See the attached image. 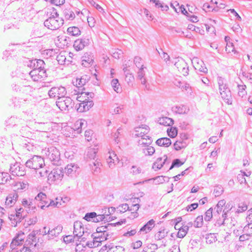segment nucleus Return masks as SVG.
<instances>
[{
	"label": "nucleus",
	"mask_w": 252,
	"mask_h": 252,
	"mask_svg": "<svg viewBox=\"0 0 252 252\" xmlns=\"http://www.w3.org/2000/svg\"><path fill=\"white\" fill-rule=\"evenodd\" d=\"M80 94L81 96H78L77 99L81 102L77 104L75 108L78 112L88 111L94 105L93 101L89 100V98H93L94 96V94L82 91Z\"/></svg>",
	"instance_id": "1"
},
{
	"label": "nucleus",
	"mask_w": 252,
	"mask_h": 252,
	"mask_svg": "<svg viewBox=\"0 0 252 252\" xmlns=\"http://www.w3.org/2000/svg\"><path fill=\"white\" fill-rule=\"evenodd\" d=\"M217 82L220 94L223 101L228 104H231L232 102L231 93L228 87L226 80L220 76L217 77Z\"/></svg>",
	"instance_id": "2"
},
{
	"label": "nucleus",
	"mask_w": 252,
	"mask_h": 252,
	"mask_svg": "<svg viewBox=\"0 0 252 252\" xmlns=\"http://www.w3.org/2000/svg\"><path fill=\"white\" fill-rule=\"evenodd\" d=\"M42 153L50 160L53 165H60L62 163L59 150L54 146H50L43 150Z\"/></svg>",
	"instance_id": "3"
},
{
	"label": "nucleus",
	"mask_w": 252,
	"mask_h": 252,
	"mask_svg": "<svg viewBox=\"0 0 252 252\" xmlns=\"http://www.w3.org/2000/svg\"><path fill=\"white\" fill-rule=\"evenodd\" d=\"M149 127L145 125H142L141 126L135 128V136L141 137L142 140L146 141H143L142 140H139L138 142L139 145L151 144L152 143L153 140L152 137L147 135V134L149 131Z\"/></svg>",
	"instance_id": "4"
},
{
	"label": "nucleus",
	"mask_w": 252,
	"mask_h": 252,
	"mask_svg": "<svg viewBox=\"0 0 252 252\" xmlns=\"http://www.w3.org/2000/svg\"><path fill=\"white\" fill-rule=\"evenodd\" d=\"M45 165L44 160L41 156H33L30 159L28 160L25 165L27 167L34 169V170H38Z\"/></svg>",
	"instance_id": "5"
},
{
	"label": "nucleus",
	"mask_w": 252,
	"mask_h": 252,
	"mask_svg": "<svg viewBox=\"0 0 252 252\" xmlns=\"http://www.w3.org/2000/svg\"><path fill=\"white\" fill-rule=\"evenodd\" d=\"M48 94L50 98H57L59 100L66 94V90L62 86L53 87L48 91Z\"/></svg>",
	"instance_id": "6"
},
{
	"label": "nucleus",
	"mask_w": 252,
	"mask_h": 252,
	"mask_svg": "<svg viewBox=\"0 0 252 252\" xmlns=\"http://www.w3.org/2000/svg\"><path fill=\"white\" fill-rule=\"evenodd\" d=\"M63 24V18H55V17H48L44 22L45 27L51 30H58Z\"/></svg>",
	"instance_id": "7"
},
{
	"label": "nucleus",
	"mask_w": 252,
	"mask_h": 252,
	"mask_svg": "<svg viewBox=\"0 0 252 252\" xmlns=\"http://www.w3.org/2000/svg\"><path fill=\"white\" fill-rule=\"evenodd\" d=\"M64 170L62 167L53 169L48 175V180L51 182L60 183L64 176Z\"/></svg>",
	"instance_id": "8"
},
{
	"label": "nucleus",
	"mask_w": 252,
	"mask_h": 252,
	"mask_svg": "<svg viewBox=\"0 0 252 252\" xmlns=\"http://www.w3.org/2000/svg\"><path fill=\"white\" fill-rule=\"evenodd\" d=\"M46 194L42 192L38 193L34 199L30 198L29 204L30 205H29V211L34 212L36 210V206H37L38 207L40 208L38 204H42L43 201L44 200V199H46Z\"/></svg>",
	"instance_id": "9"
},
{
	"label": "nucleus",
	"mask_w": 252,
	"mask_h": 252,
	"mask_svg": "<svg viewBox=\"0 0 252 252\" xmlns=\"http://www.w3.org/2000/svg\"><path fill=\"white\" fill-rule=\"evenodd\" d=\"M9 172L13 176H23L26 174L25 166L17 162L10 164Z\"/></svg>",
	"instance_id": "10"
},
{
	"label": "nucleus",
	"mask_w": 252,
	"mask_h": 252,
	"mask_svg": "<svg viewBox=\"0 0 252 252\" xmlns=\"http://www.w3.org/2000/svg\"><path fill=\"white\" fill-rule=\"evenodd\" d=\"M74 104V101L69 97L64 96L63 99L56 101L57 106L62 111L70 110L73 108Z\"/></svg>",
	"instance_id": "11"
},
{
	"label": "nucleus",
	"mask_w": 252,
	"mask_h": 252,
	"mask_svg": "<svg viewBox=\"0 0 252 252\" xmlns=\"http://www.w3.org/2000/svg\"><path fill=\"white\" fill-rule=\"evenodd\" d=\"M126 219H122L120 221L116 223H107L104 225L97 227L96 229V232L95 233H97V235H103L102 233H105L106 231H108L112 227L121 225L123 224L126 223Z\"/></svg>",
	"instance_id": "12"
},
{
	"label": "nucleus",
	"mask_w": 252,
	"mask_h": 252,
	"mask_svg": "<svg viewBox=\"0 0 252 252\" xmlns=\"http://www.w3.org/2000/svg\"><path fill=\"white\" fill-rule=\"evenodd\" d=\"M174 65L178 71L184 76H187L189 74L188 64L183 59L179 58L178 61L175 62Z\"/></svg>",
	"instance_id": "13"
},
{
	"label": "nucleus",
	"mask_w": 252,
	"mask_h": 252,
	"mask_svg": "<svg viewBox=\"0 0 252 252\" xmlns=\"http://www.w3.org/2000/svg\"><path fill=\"white\" fill-rule=\"evenodd\" d=\"M27 216V213L16 212L14 214L9 215V219L12 226L16 227Z\"/></svg>",
	"instance_id": "14"
},
{
	"label": "nucleus",
	"mask_w": 252,
	"mask_h": 252,
	"mask_svg": "<svg viewBox=\"0 0 252 252\" xmlns=\"http://www.w3.org/2000/svg\"><path fill=\"white\" fill-rule=\"evenodd\" d=\"M79 169V167L77 164L71 163L67 165L64 168V173H65L67 176L72 178L76 176V175L78 174Z\"/></svg>",
	"instance_id": "15"
},
{
	"label": "nucleus",
	"mask_w": 252,
	"mask_h": 252,
	"mask_svg": "<svg viewBox=\"0 0 252 252\" xmlns=\"http://www.w3.org/2000/svg\"><path fill=\"white\" fill-rule=\"evenodd\" d=\"M90 39L88 38L84 37L78 39L74 41L73 47L76 51H80L85 47L89 45Z\"/></svg>",
	"instance_id": "16"
},
{
	"label": "nucleus",
	"mask_w": 252,
	"mask_h": 252,
	"mask_svg": "<svg viewBox=\"0 0 252 252\" xmlns=\"http://www.w3.org/2000/svg\"><path fill=\"white\" fill-rule=\"evenodd\" d=\"M73 234L78 238L81 237L84 233V228L83 223L80 221H76L73 224Z\"/></svg>",
	"instance_id": "17"
},
{
	"label": "nucleus",
	"mask_w": 252,
	"mask_h": 252,
	"mask_svg": "<svg viewBox=\"0 0 252 252\" xmlns=\"http://www.w3.org/2000/svg\"><path fill=\"white\" fill-rule=\"evenodd\" d=\"M24 240V233L20 232L18 233L13 239L10 247L12 250H14L16 246H19L23 244Z\"/></svg>",
	"instance_id": "18"
},
{
	"label": "nucleus",
	"mask_w": 252,
	"mask_h": 252,
	"mask_svg": "<svg viewBox=\"0 0 252 252\" xmlns=\"http://www.w3.org/2000/svg\"><path fill=\"white\" fill-rule=\"evenodd\" d=\"M42 204H38L39 206H40V208L42 209H45V208H48L50 206L59 208L61 205V203L58 202L57 200L54 201L48 198L46 196V199H44ZM57 200V199H56Z\"/></svg>",
	"instance_id": "19"
},
{
	"label": "nucleus",
	"mask_w": 252,
	"mask_h": 252,
	"mask_svg": "<svg viewBox=\"0 0 252 252\" xmlns=\"http://www.w3.org/2000/svg\"><path fill=\"white\" fill-rule=\"evenodd\" d=\"M109 157L107 158V162L110 168H113L116 163H118L119 162V159L114 152H109Z\"/></svg>",
	"instance_id": "20"
},
{
	"label": "nucleus",
	"mask_w": 252,
	"mask_h": 252,
	"mask_svg": "<svg viewBox=\"0 0 252 252\" xmlns=\"http://www.w3.org/2000/svg\"><path fill=\"white\" fill-rule=\"evenodd\" d=\"M92 236H94L93 241L87 243V245L90 248L97 247L102 242L104 241L102 240V235H97V233H94Z\"/></svg>",
	"instance_id": "21"
},
{
	"label": "nucleus",
	"mask_w": 252,
	"mask_h": 252,
	"mask_svg": "<svg viewBox=\"0 0 252 252\" xmlns=\"http://www.w3.org/2000/svg\"><path fill=\"white\" fill-rule=\"evenodd\" d=\"M155 226V221L153 219L149 220L140 229L139 233L146 234L150 232Z\"/></svg>",
	"instance_id": "22"
},
{
	"label": "nucleus",
	"mask_w": 252,
	"mask_h": 252,
	"mask_svg": "<svg viewBox=\"0 0 252 252\" xmlns=\"http://www.w3.org/2000/svg\"><path fill=\"white\" fill-rule=\"evenodd\" d=\"M102 251L107 250V252H124L125 249L120 246H115L113 245H105L101 248Z\"/></svg>",
	"instance_id": "23"
},
{
	"label": "nucleus",
	"mask_w": 252,
	"mask_h": 252,
	"mask_svg": "<svg viewBox=\"0 0 252 252\" xmlns=\"http://www.w3.org/2000/svg\"><path fill=\"white\" fill-rule=\"evenodd\" d=\"M12 180V177L8 173L0 172V184H8L12 185L14 182L11 183Z\"/></svg>",
	"instance_id": "24"
},
{
	"label": "nucleus",
	"mask_w": 252,
	"mask_h": 252,
	"mask_svg": "<svg viewBox=\"0 0 252 252\" xmlns=\"http://www.w3.org/2000/svg\"><path fill=\"white\" fill-rule=\"evenodd\" d=\"M90 79V77L87 75H82L80 78H77L75 81V85L78 88H82L87 83ZM75 85V82H73Z\"/></svg>",
	"instance_id": "25"
},
{
	"label": "nucleus",
	"mask_w": 252,
	"mask_h": 252,
	"mask_svg": "<svg viewBox=\"0 0 252 252\" xmlns=\"http://www.w3.org/2000/svg\"><path fill=\"white\" fill-rule=\"evenodd\" d=\"M172 111L177 114H187L189 111V108L186 105H177L172 107Z\"/></svg>",
	"instance_id": "26"
},
{
	"label": "nucleus",
	"mask_w": 252,
	"mask_h": 252,
	"mask_svg": "<svg viewBox=\"0 0 252 252\" xmlns=\"http://www.w3.org/2000/svg\"><path fill=\"white\" fill-rule=\"evenodd\" d=\"M90 166L94 174L97 175L100 172V167L102 164L97 159L90 163Z\"/></svg>",
	"instance_id": "27"
},
{
	"label": "nucleus",
	"mask_w": 252,
	"mask_h": 252,
	"mask_svg": "<svg viewBox=\"0 0 252 252\" xmlns=\"http://www.w3.org/2000/svg\"><path fill=\"white\" fill-rule=\"evenodd\" d=\"M167 159V157L166 155H164L163 159L162 158H158L156 161L154 163L153 165V168L155 169V170L161 169L163 167Z\"/></svg>",
	"instance_id": "28"
},
{
	"label": "nucleus",
	"mask_w": 252,
	"mask_h": 252,
	"mask_svg": "<svg viewBox=\"0 0 252 252\" xmlns=\"http://www.w3.org/2000/svg\"><path fill=\"white\" fill-rule=\"evenodd\" d=\"M82 65L85 67L90 66L93 62L92 57L86 53L82 57Z\"/></svg>",
	"instance_id": "29"
},
{
	"label": "nucleus",
	"mask_w": 252,
	"mask_h": 252,
	"mask_svg": "<svg viewBox=\"0 0 252 252\" xmlns=\"http://www.w3.org/2000/svg\"><path fill=\"white\" fill-rule=\"evenodd\" d=\"M156 143L159 146L168 147L171 144V141L167 137H162L157 140Z\"/></svg>",
	"instance_id": "30"
},
{
	"label": "nucleus",
	"mask_w": 252,
	"mask_h": 252,
	"mask_svg": "<svg viewBox=\"0 0 252 252\" xmlns=\"http://www.w3.org/2000/svg\"><path fill=\"white\" fill-rule=\"evenodd\" d=\"M63 226L61 225H58L53 229L50 230L49 239H53L57 237L62 231Z\"/></svg>",
	"instance_id": "31"
},
{
	"label": "nucleus",
	"mask_w": 252,
	"mask_h": 252,
	"mask_svg": "<svg viewBox=\"0 0 252 252\" xmlns=\"http://www.w3.org/2000/svg\"><path fill=\"white\" fill-rule=\"evenodd\" d=\"M63 13L65 19L66 20H73L75 15L74 12L70 8H66L63 10Z\"/></svg>",
	"instance_id": "32"
},
{
	"label": "nucleus",
	"mask_w": 252,
	"mask_h": 252,
	"mask_svg": "<svg viewBox=\"0 0 252 252\" xmlns=\"http://www.w3.org/2000/svg\"><path fill=\"white\" fill-rule=\"evenodd\" d=\"M67 33L70 36H78L81 34V31L77 27H70L67 29Z\"/></svg>",
	"instance_id": "33"
},
{
	"label": "nucleus",
	"mask_w": 252,
	"mask_h": 252,
	"mask_svg": "<svg viewBox=\"0 0 252 252\" xmlns=\"http://www.w3.org/2000/svg\"><path fill=\"white\" fill-rule=\"evenodd\" d=\"M158 123L161 125L171 126L174 124V121L171 118L164 117L160 118L158 120Z\"/></svg>",
	"instance_id": "34"
},
{
	"label": "nucleus",
	"mask_w": 252,
	"mask_h": 252,
	"mask_svg": "<svg viewBox=\"0 0 252 252\" xmlns=\"http://www.w3.org/2000/svg\"><path fill=\"white\" fill-rule=\"evenodd\" d=\"M194 68L196 70L199 71L200 72L204 73H207L208 72V69L205 66L202 61H200L197 63L194 66Z\"/></svg>",
	"instance_id": "35"
},
{
	"label": "nucleus",
	"mask_w": 252,
	"mask_h": 252,
	"mask_svg": "<svg viewBox=\"0 0 252 252\" xmlns=\"http://www.w3.org/2000/svg\"><path fill=\"white\" fill-rule=\"evenodd\" d=\"M150 144L141 145L144 147L143 148V151L146 156H152L155 152V148L152 146H150Z\"/></svg>",
	"instance_id": "36"
},
{
	"label": "nucleus",
	"mask_w": 252,
	"mask_h": 252,
	"mask_svg": "<svg viewBox=\"0 0 252 252\" xmlns=\"http://www.w3.org/2000/svg\"><path fill=\"white\" fill-rule=\"evenodd\" d=\"M189 230V226L187 225H182L181 227H180L179 231L177 234V237L180 238H184Z\"/></svg>",
	"instance_id": "37"
},
{
	"label": "nucleus",
	"mask_w": 252,
	"mask_h": 252,
	"mask_svg": "<svg viewBox=\"0 0 252 252\" xmlns=\"http://www.w3.org/2000/svg\"><path fill=\"white\" fill-rule=\"evenodd\" d=\"M233 208V203L229 202L227 203L223 210L222 213V217L224 218H227V213L231 211Z\"/></svg>",
	"instance_id": "38"
},
{
	"label": "nucleus",
	"mask_w": 252,
	"mask_h": 252,
	"mask_svg": "<svg viewBox=\"0 0 252 252\" xmlns=\"http://www.w3.org/2000/svg\"><path fill=\"white\" fill-rule=\"evenodd\" d=\"M238 208L235 211V213H243L248 209V204L245 202H241L238 204Z\"/></svg>",
	"instance_id": "39"
},
{
	"label": "nucleus",
	"mask_w": 252,
	"mask_h": 252,
	"mask_svg": "<svg viewBox=\"0 0 252 252\" xmlns=\"http://www.w3.org/2000/svg\"><path fill=\"white\" fill-rule=\"evenodd\" d=\"M111 86L113 89V90L116 92L117 93H121L122 91V89L120 88V83L119 82V80L117 79H113L111 81Z\"/></svg>",
	"instance_id": "40"
},
{
	"label": "nucleus",
	"mask_w": 252,
	"mask_h": 252,
	"mask_svg": "<svg viewBox=\"0 0 252 252\" xmlns=\"http://www.w3.org/2000/svg\"><path fill=\"white\" fill-rule=\"evenodd\" d=\"M96 217H97L96 213L94 212H92L86 213L84 217V219L88 221H92L95 222V220H95Z\"/></svg>",
	"instance_id": "41"
},
{
	"label": "nucleus",
	"mask_w": 252,
	"mask_h": 252,
	"mask_svg": "<svg viewBox=\"0 0 252 252\" xmlns=\"http://www.w3.org/2000/svg\"><path fill=\"white\" fill-rule=\"evenodd\" d=\"M170 178L167 176H158L154 178V180L156 184H162L165 182H168Z\"/></svg>",
	"instance_id": "42"
},
{
	"label": "nucleus",
	"mask_w": 252,
	"mask_h": 252,
	"mask_svg": "<svg viewBox=\"0 0 252 252\" xmlns=\"http://www.w3.org/2000/svg\"><path fill=\"white\" fill-rule=\"evenodd\" d=\"M39 70L38 69H32L29 73V75L34 81H38L39 80Z\"/></svg>",
	"instance_id": "43"
},
{
	"label": "nucleus",
	"mask_w": 252,
	"mask_h": 252,
	"mask_svg": "<svg viewBox=\"0 0 252 252\" xmlns=\"http://www.w3.org/2000/svg\"><path fill=\"white\" fill-rule=\"evenodd\" d=\"M30 129V127L27 126H22L20 130L21 136L24 137H28L31 134Z\"/></svg>",
	"instance_id": "44"
},
{
	"label": "nucleus",
	"mask_w": 252,
	"mask_h": 252,
	"mask_svg": "<svg viewBox=\"0 0 252 252\" xmlns=\"http://www.w3.org/2000/svg\"><path fill=\"white\" fill-rule=\"evenodd\" d=\"M38 127L39 129V130L40 131L47 132L48 130H49L50 129V123H39L38 124Z\"/></svg>",
	"instance_id": "45"
},
{
	"label": "nucleus",
	"mask_w": 252,
	"mask_h": 252,
	"mask_svg": "<svg viewBox=\"0 0 252 252\" xmlns=\"http://www.w3.org/2000/svg\"><path fill=\"white\" fill-rule=\"evenodd\" d=\"M213 209L212 208H209L205 214L204 217V220L206 221H210L213 218Z\"/></svg>",
	"instance_id": "46"
},
{
	"label": "nucleus",
	"mask_w": 252,
	"mask_h": 252,
	"mask_svg": "<svg viewBox=\"0 0 252 252\" xmlns=\"http://www.w3.org/2000/svg\"><path fill=\"white\" fill-rule=\"evenodd\" d=\"M47 15H49V17H55V18H61L59 17L57 10L54 7L48 9Z\"/></svg>",
	"instance_id": "47"
},
{
	"label": "nucleus",
	"mask_w": 252,
	"mask_h": 252,
	"mask_svg": "<svg viewBox=\"0 0 252 252\" xmlns=\"http://www.w3.org/2000/svg\"><path fill=\"white\" fill-rule=\"evenodd\" d=\"M186 147V144L182 141H177L174 144V148L176 151H179Z\"/></svg>",
	"instance_id": "48"
},
{
	"label": "nucleus",
	"mask_w": 252,
	"mask_h": 252,
	"mask_svg": "<svg viewBox=\"0 0 252 252\" xmlns=\"http://www.w3.org/2000/svg\"><path fill=\"white\" fill-rule=\"evenodd\" d=\"M225 50L228 53L231 52H233L234 54L238 53V52L235 49L233 44L229 41L226 43Z\"/></svg>",
	"instance_id": "49"
},
{
	"label": "nucleus",
	"mask_w": 252,
	"mask_h": 252,
	"mask_svg": "<svg viewBox=\"0 0 252 252\" xmlns=\"http://www.w3.org/2000/svg\"><path fill=\"white\" fill-rule=\"evenodd\" d=\"M184 163L180 159L176 158L172 161L171 165L169 168V170L173 169L174 167H179L181 166Z\"/></svg>",
	"instance_id": "50"
},
{
	"label": "nucleus",
	"mask_w": 252,
	"mask_h": 252,
	"mask_svg": "<svg viewBox=\"0 0 252 252\" xmlns=\"http://www.w3.org/2000/svg\"><path fill=\"white\" fill-rule=\"evenodd\" d=\"M64 54V53H61L56 58L58 63L61 65L65 64L66 61V57Z\"/></svg>",
	"instance_id": "51"
},
{
	"label": "nucleus",
	"mask_w": 252,
	"mask_h": 252,
	"mask_svg": "<svg viewBox=\"0 0 252 252\" xmlns=\"http://www.w3.org/2000/svg\"><path fill=\"white\" fill-rule=\"evenodd\" d=\"M167 132L168 136L171 138L175 137L178 133L177 128L174 127H171L170 128H168Z\"/></svg>",
	"instance_id": "52"
},
{
	"label": "nucleus",
	"mask_w": 252,
	"mask_h": 252,
	"mask_svg": "<svg viewBox=\"0 0 252 252\" xmlns=\"http://www.w3.org/2000/svg\"><path fill=\"white\" fill-rule=\"evenodd\" d=\"M138 209H136V207H132V205L129 207L128 211H131V215L129 216L130 219H134L138 216V214L137 211Z\"/></svg>",
	"instance_id": "53"
},
{
	"label": "nucleus",
	"mask_w": 252,
	"mask_h": 252,
	"mask_svg": "<svg viewBox=\"0 0 252 252\" xmlns=\"http://www.w3.org/2000/svg\"><path fill=\"white\" fill-rule=\"evenodd\" d=\"M238 95L240 96L243 97L246 94V86L245 85H238Z\"/></svg>",
	"instance_id": "54"
},
{
	"label": "nucleus",
	"mask_w": 252,
	"mask_h": 252,
	"mask_svg": "<svg viewBox=\"0 0 252 252\" xmlns=\"http://www.w3.org/2000/svg\"><path fill=\"white\" fill-rule=\"evenodd\" d=\"M128 209L129 206L126 203L121 204L117 207V211L120 213H125Z\"/></svg>",
	"instance_id": "55"
},
{
	"label": "nucleus",
	"mask_w": 252,
	"mask_h": 252,
	"mask_svg": "<svg viewBox=\"0 0 252 252\" xmlns=\"http://www.w3.org/2000/svg\"><path fill=\"white\" fill-rule=\"evenodd\" d=\"M167 232H165V229L159 231L155 235V239L157 240H160L164 238L166 236Z\"/></svg>",
	"instance_id": "56"
},
{
	"label": "nucleus",
	"mask_w": 252,
	"mask_h": 252,
	"mask_svg": "<svg viewBox=\"0 0 252 252\" xmlns=\"http://www.w3.org/2000/svg\"><path fill=\"white\" fill-rule=\"evenodd\" d=\"M203 222V217L202 215L198 216L194 221V225L196 227H200Z\"/></svg>",
	"instance_id": "57"
},
{
	"label": "nucleus",
	"mask_w": 252,
	"mask_h": 252,
	"mask_svg": "<svg viewBox=\"0 0 252 252\" xmlns=\"http://www.w3.org/2000/svg\"><path fill=\"white\" fill-rule=\"evenodd\" d=\"M26 101V100L19 97H15L13 99V102L16 107H20Z\"/></svg>",
	"instance_id": "58"
},
{
	"label": "nucleus",
	"mask_w": 252,
	"mask_h": 252,
	"mask_svg": "<svg viewBox=\"0 0 252 252\" xmlns=\"http://www.w3.org/2000/svg\"><path fill=\"white\" fill-rule=\"evenodd\" d=\"M32 87L30 85L23 86L21 87V94H28L32 92Z\"/></svg>",
	"instance_id": "59"
},
{
	"label": "nucleus",
	"mask_w": 252,
	"mask_h": 252,
	"mask_svg": "<svg viewBox=\"0 0 252 252\" xmlns=\"http://www.w3.org/2000/svg\"><path fill=\"white\" fill-rule=\"evenodd\" d=\"M218 220H216L215 225L217 226H220L221 225H224L225 220H227V218L222 217V214L219 217Z\"/></svg>",
	"instance_id": "60"
},
{
	"label": "nucleus",
	"mask_w": 252,
	"mask_h": 252,
	"mask_svg": "<svg viewBox=\"0 0 252 252\" xmlns=\"http://www.w3.org/2000/svg\"><path fill=\"white\" fill-rule=\"evenodd\" d=\"M96 154V152L94 149H90L87 152V156L90 159H94Z\"/></svg>",
	"instance_id": "61"
},
{
	"label": "nucleus",
	"mask_w": 252,
	"mask_h": 252,
	"mask_svg": "<svg viewBox=\"0 0 252 252\" xmlns=\"http://www.w3.org/2000/svg\"><path fill=\"white\" fill-rule=\"evenodd\" d=\"M206 239L207 243L209 244L213 243V242H215L217 240L214 234L211 233L208 235L206 236Z\"/></svg>",
	"instance_id": "62"
},
{
	"label": "nucleus",
	"mask_w": 252,
	"mask_h": 252,
	"mask_svg": "<svg viewBox=\"0 0 252 252\" xmlns=\"http://www.w3.org/2000/svg\"><path fill=\"white\" fill-rule=\"evenodd\" d=\"M112 56L115 59H119L123 54V52L122 50L117 49L114 52H112Z\"/></svg>",
	"instance_id": "63"
},
{
	"label": "nucleus",
	"mask_w": 252,
	"mask_h": 252,
	"mask_svg": "<svg viewBox=\"0 0 252 252\" xmlns=\"http://www.w3.org/2000/svg\"><path fill=\"white\" fill-rule=\"evenodd\" d=\"M246 220L248 224H252V209L249 210L247 212Z\"/></svg>",
	"instance_id": "64"
}]
</instances>
